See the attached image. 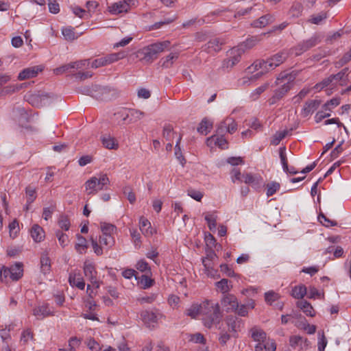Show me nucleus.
Wrapping results in <instances>:
<instances>
[{
	"label": "nucleus",
	"mask_w": 351,
	"mask_h": 351,
	"mask_svg": "<svg viewBox=\"0 0 351 351\" xmlns=\"http://www.w3.org/2000/svg\"><path fill=\"white\" fill-rule=\"evenodd\" d=\"M62 33L66 40H73L75 39V32L72 27H66L62 29Z\"/></svg>",
	"instance_id": "obj_59"
},
{
	"label": "nucleus",
	"mask_w": 351,
	"mask_h": 351,
	"mask_svg": "<svg viewBox=\"0 0 351 351\" xmlns=\"http://www.w3.org/2000/svg\"><path fill=\"white\" fill-rule=\"evenodd\" d=\"M296 306L300 308L306 316L314 317L315 311L313 306L306 300H301L296 302Z\"/></svg>",
	"instance_id": "obj_20"
},
{
	"label": "nucleus",
	"mask_w": 351,
	"mask_h": 351,
	"mask_svg": "<svg viewBox=\"0 0 351 351\" xmlns=\"http://www.w3.org/2000/svg\"><path fill=\"white\" fill-rule=\"evenodd\" d=\"M245 49L241 47H236L231 49L228 52V57L223 62V67L230 69L237 64L241 60V56L244 53Z\"/></svg>",
	"instance_id": "obj_6"
},
{
	"label": "nucleus",
	"mask_w": 351,
	"mask_h": 351,
	"mask_svg": "<svg viewBox=\"0 0 351 351\" xmlns=\"http://www.w3.org/2000/svg\"><path fill=\"white\" fill-rule=\"evenodd\" d=\"M23 265L16 263L10 267H3V276L5 278L9 277L13 280H18L23 276Z\"/></svg>",
	"instance_id": "obj_9"
},
{
	"label": "nucleus",
	"mask_w": 351,
	"mask_h": 351,
	"mask_svg": "<svg viewBox=\"0 0 351 351\" xmlns=\"http://www.w3.org/2000/svg\"><path fill=\"white\" fill-rule=\"evenodd\" d=\"M130 232L135 246L139 247L141 243L140 233L136 229H130Z\"/></svg>",
	"instance_id": "obj_57"
},
{
	"label": "nucleus",
	"mask_w": 351,
	"mask_h": 351,
	"mask_svg": "<svg viewBox=\"0 0 351 351\" xmlns=\"http://www.w3.org/2000/svg\"><path fill=\"white\" fill-rule=\"evenodd\" d=\"M84 272L93 285L95 286L96 288H99V284L97 280V271L94 265L89 261H85L84 264Z\"/></svg>",
	"instance_id": "obj_12"
},
{
	"label": "nucleus",
	"mask_w": 351,
	"mask_h": 351,
	"mask_svg": "<svg viewBox=\"0 0 351 351\" xmlns=\"http://www.w3.org/2000/svg\"><path fill=\"white\" fill-rule=\"evenodd\" d=\"M77 242L75 245V249L80 254H84L88 248V244L86 239L82 235L77 234Z\"/></svg>",
	"instance_id": "obj_32"
},
{
	"label": "nucleus",
	"mask_w": 351,
	"mask_h": 351,
	"mask_svg": "<svg viewBox=\"0 0 351 351\" xmlns=\"http://www.w3.org/2000/svg\"><path fill=\"white\" fill-rule=\"evenodd\" d=\"M189 341L195 343H202L203 345L206 343V339L204 335L199 332L191 335Z\"/></svg>",
	"instance_id": "obj_55"
},
{
	"label": "nucleus",
	"mask_w": 351,
	"mask_h": 351,
	"mask_svg": "<svg viewBox=\"0 0 351 351\" xmlns=\"http://www.w3.org/2000/svg\"><path fill=\"white\" fill-rule=\"evenodd\" d=\"M279 298L278 294L274 291H268L265 293V302L271 305L274 302Z\"/></svg>",
	"instance_id": "obj_56"
},
{
	"label": "nucleus",
	"mask_w": 351,
	"mask_h": 351,
	"mask_svg": "<svg viewBox=\"0 0 351 351\" xmlns=\"http://www.w3.org/2000/svg\"><path fill=\"white\" fill-rule=\"evenodd\" d=\"M145 113L136 109H130L128 111V113L123 118V121H126L129 119V123H135L143 117H145Z\"/></svg>",
	"instance_id": "obj_22"
},
{
	"label": "nucleus",
	"mask_w": 351,
	"mask_h": 351,
	"mask_svg": "<svg viewBox=\"0 0 351 351\" xmlns=\"http://www.w3.org/2000/svg\"><path fill=\"white\" fill-rule=\"evenodd\" d=\"M181 139H182V136L180 135L177 140L176 146H175V155H176V158L179 160L180 163L183 165L184 163L185 162V159L182 154L181 148L180 146Z\"/></svg>",
	"instance_id": "obj_43"
},
{
	"label": "nucleus",
	"mask_w": 351,
	"mask_h": 351,
	"mask_svg": "<svg viewBox=\"0 0 351 351\" xmlns=\"http://www.w3.org/2000/svg\"><path fill=\"white\" fill-rule=\"evenodd\" d=\"M140 230L141 232L147 237H149L154 233V230L152 228L150 222L144 217H141L140 221Z\"/></svg>",
	"instance_id": "obj_24"
},
{
	"label": "nucleus",
	"mask_w": 351,
	"mask_h": 351,
	"mask_svg": "<svg viewBox=\"0 0 351 351\" xmlns=\"http://www.w3.org/2000/svg\"><path fill=\"white\" fill-rule=\"evenodd\" d=\"M228 117H226L225 119H223L222 121H221L216 130V133L217 134H224L226 132H227V129L228 128Z\"/></svg>",
	"instance_id": "obj_60"
},
{
	"label": "nucleus",
	"mask_w": 351,
	"mask_h": 351,
	"mask_svg": "<svg viewBox=\"0 0 351 351\" xmlns=\"http://www.w3.org/2000/svg\"><path fill=\"white\" fill-rule=\"evenodd\" d=\"M351 60V52L349 51L339 60L335 62V66L340 68Z\"/></svg>",
	"instance_id": "obj_62"
},
{
	"label": "nucleus",
	"mask_w": 351,
	"mask_h": 351,
	"mask_svg": "<svg viewBox=\"0 0 351 351\" xmlns=\"http://www.w3.org/2000/svg\"><path fill=\"white\" fill-rule=\"evenodd\" d=\"M10 236L15 238L19 231V226L18 221L14 219L9 224Z\"/></svg>",
	"instance_id": "obj_49"
},
{
	"label": "nucleus",
	"mask_w": 351,
	"mask_h": 351,
	"mask_svg": "<svg viewBox=\"0 0 351 351\" xmlns=\"http://www.w3.org/2000/svg\"><path fill=\"white\" fill-rule=\"evenodd\" d=\"M285 137V130L277 132L271 138V144L278 145L280 142Z\"/></svg>",
	"instance_id": "obj_50"
},
{
	"label": "nucleus",
	"mask_w": 351,
	"mask_h": 351,
	"mask_svg": "<svg viewBox=\"0 0 351 351\" xmlns=\"http://www.w3.org/2000/svg\"><path fill=\"white\" fill-rule=\"evenodd\" d=\"M179 53L178 52L171 53L160 60L161 66L164 68H170L174 61L178 59Z\"/></svg>",
	"instance_id": "obj_29"
},
{
	"label": "nucleus",
	"mask_w": 351,
	"mask_h": 351,
	"mask_svg": "<svg viewBox=\"0 0 351 351\" xmlns=\"http://www.w3.org/2000/svg\"><path fill=\"white\" fill-rule=\"evenodd\" d=\"M213 128V122L206 117L204 118L197 128V132L202 134L207 135Z\"/></svg>",
	"instance_id": "obj_30"
},
{
	"label": "nucleus",
	"mask_w": 351,
	"mask_h": 351,
	"mask_svg": "<svg viewBox=\"0 0 351 351\" xmlns=\"http://www.w3.org/2000/svg\"><path fill=\"white\" fill-rule=\"evenodd\" d=\"M32 314L38 319H43L45 317L54 315V311L48 303H43L36 306L32 309Z\"/></svg>",
	"instance_id": "obj_8"
},
{
	"label": "nucleus",
	"mask_w": 351,
	"mask_h": 351,
	"mask_svg": "<svg viewBox=\"0 0 351 351\" xmlns=\"http://www.w3.org/2000/svg\"><path fill=\"white\" fill-rule=\"evenodd\" d=\"M202 303L194 304L186 311V315L191 318H196L198 315H202Z\"/></svg>",
	"instance_id": "obj_35"
},
{
	"label": "nucleus",
	"mask_w": 351,
	"mask_h": 351,
	"mask_svg": "<svg viewBox=\"0 0 351 351\" xmlns=\"http://www.w3.org/2000/svg\"><path fill=\"white\" fill-rule=\"evenodd\" d=\"M308 297L311 299H322L324 298V291L318 290L315 287H310L308 289Z\"/></svg>",
	"instance_id": "obj_41"
},
{
	"label": "nucleus",
	"mask_w": 351,
	"mask_h": 351,
	"mask_svg": "<svg viewBox=\"0 0 351 351\" xmlns=\"http://www.w3.org/2000/svg\"><path fill=\"white\" fill-rule=\"evenodd\" d=\"M340 104V98L339 97H334L331 99L330 101L326 102L323 106L322 109L326 111H331L332 108L337 106Z\"/></svg>",
	"instance_id": "obj_44"
},
{
	"label": "nucleus",
	"mask_w": 351,
	"mask_h": 351,
	"mask_svg": "<svg viewBox=\"0 0 351 351\" xmlns=\"http://www.w3.org/2000/svg\"><path fill=\"white\" fill-rule=\"evenodd\" d=\"M268 88V84H265L263 85H261V86L256 88L255 90H254L251 94H250V99L253 101H255L258 99L261 94H262L263 92H265Z\"/></svg>",
	"instance_id": "obj_42"
},
{
	"label": "nucleus",
	"mask_w": 351,
	"mask_h": 351,
	"mask_svg": "<svg viewBox=\"0 0 351 351\" xmlns=\"http://www.w3.org/2000/svg\"><path fill=\"white\" fill-rule=\"evenodd\" d=\"M31 236L35 242H40L45 237V232L42 227L35 224L31 229Z\"/></svg>",
	"instance_id": "obj_26"
},
{
	"label": "nucleus",
	"mask_w": 351,
	"mask_h": 351,
	"mask_svg": "<svg viewBox=\"0 0 351 351\" xmlns=\"http://www.w3.org/2000/svg\"><path fill=\"white\" fill-rule=\"evenodd\" d=\"M291 295L296 299H302L306 294V287L303 285L295 286L291 291Z\"/></svg>",
	"instance_id": "obj_34"
},
{
	"label": "nucleus",
	"mask_w": 351,
	"mask_h": 351,
	"mask_svg": "<svg viewBox=\"0 0 351 351\" xmlns=\"http://www.w3.org/2000/svg\"><path fill=\"white\" fill-rule=\"evenodd\" d=\"M139 283L142 288L148 289L154 284V280L145 275H143L140 279Z\"/></svg>",
	"instance_id": "obj_52"
},
{
	"label": "nucleus",
	"mask_w": 351,
	"mask_h": 351,
	"mask_svg": "<svg viewBox=\"0 0 351 351\" xmlns=\"http://www.w3.org/2000/svg\"><path fill=\"white\" fill-rule=\"evenodd\" d=\"M56 235L59 241L60 244L62 247H64L67 245L69 241V237L66 234H64L62 232L58 230L56 233Z\"/></svg>",
	"instance_id": "obj_64"
},
{
	"label": "nucleus",
	"mask_w": 351,
	"mask_h": 351,
	"mask_svg": "<svg viewBox=\"0 0 351 351\" xmlns=\"http://www.w3.org/2000/svg\"><path fill=\"white\" fill-rule=\"evenodd\" d=\"M290 346L293 348H299L302 350L308 346V341L307 339L303 338L302 337L295 335L291 336L289 338Z\"/></svg>",
	"instance_id": "obj_21"
},
{
	"label": "nucleus",
	"mask_w": 351,
	"mask_h": 351,
	"mask_svg": "<svg viewBox=\"0 0 351 351\" xmlns=\"http://www.w3.org/2000/svg\"><path fill=\"white\" fill-rule=\"evenodd\" d=\"M43 70V66L41 65L25 68L23 69L21 71H20V73H19L18 80L23 81L35 77Z\"/></svg>",
	"instance_id": "obj_11"
},
{
	"label": "nucleus",
	"mask_w": 351,
	"mask_h": 351,
	"mask_svg": "<svg viewBox=\"0 0 351 351\" xmlns=\"http://www.w3.org/2000/svg\"><path fill=\"white\" fill-rule=\"evenodd\" d=\"M319 43H320V39L318 36L315 35V36H312L309 39L303 41L302 43L299 44L297 46L295 49L298 50V51L295 52V55H297V56L300 55L303 52L315 47Z\"/></svg>",
	"instance_id": "obj_13"
},
{
	"label": "nucleus",
	"mask_w": 351,
	"mask_h": 351,
	"mask_svg": "<svg viewBox=\"0 0 351 351\" xmlns=\"http://www.w3.org/2000/svg\"><path fill=\"white\" fill-rule=\"evenodd\" d=\"M156 296H157L156 294L152 293V294H150L149 295H145V296H142V297L138 298L137 301L141 304H145V303L152 304V302H154L156 300Z\"/></svg>",
	"instance_id": "obj_51"
},
{
	"label": "nucleus",
	"mask_w": 351,
	"mask_h": 351,
	"mask_svg": "<svg viewBox=\"0 0 351 351\" xmlns=\"http://www.w3.org/2000/svg\"><path fill=\"white\" fill-rule=\"evenodd\" d=\"M114 238L110 235L103 234L99 238V243L106 246H112L114 244Z\"/></svg>",
	"instance_id": "obj_63"
},
{
	"label": "nucleus",
	"mask_w": 351,
	"mask_h": 351,
	"mask_svg": "<svg viewBox=\"0 0 351 351\" xmlns=\"http://www.w3.org/2000/svg\"><path fill=\"white\" fill-rule=\"evenodd\" d=\"M170 46L169 40L158 42L148 45L143 48L141 53L143 55L142 60L146 62H152L158 58L159 53L168 49Z\"/></svg>",
	"instance_id": "obj_4"
},
{
	"label": "nucleus",
	"mask_w": 351,
	"mask_h": 351,
	"mask_svg": "<svg viewBox=\"0 0 351 351\" xmlns=\"http://www.w3.org/2000/svg\"><path fill=\"white\" fill-rule=\"evenodd\" d=\"M215 286L224 295L227 294L232 288V286L229 285V280L226 278H223L215 282Z\"/></svg>",
	"instance_id": "obj_36"
},
{
	"label": "nucleus",
	"mask_w": 351,
	"mask_h": 351,
	"mask_svg": "<svg viewBox=\"0 0 351 351\" xmlns=\"http://www.w3.org/2000/svg\"><path fill=\"white\" fill-rule=\"evenodd\" d=\"M163 137L168 141H171L173 138L174 132L173 128L170 125H166L163 128Z\"/></svg>",
	"instance_id": "obj_48"
},
{
	"label": "nucleus",
	"mask_w": 351,
	"mask_h": 351,
	"mask_svg": "<svg viewBox=\"0 0 351 351\" xmlns=\"http://www.w3.org/2000/svg\"><path fill=\"white\" fill-rule=\"evenodd\" d=\"M123 193L127 197L130 203L134 204L136 202L135 194L132 192L129 186H126L123 188Z\"/></svg>",
	"instance_id": "obj_54"
},
{
	"label": "nucleus",
	"mask_w": 351,
	"mask_h": 351,
	"mask_svg": "<svg viewBox=\"0 0 351 351\" xmlns=\"http://www.w3.org/2000/svg\"><path fill=\"white\" fill-rule=\"evenodd\" d=\"M252 339L257 343L263 342L267 338L266 332L258 326H254L250 329Z\"/></svg>",
	"instance_id": "obj_23"
},
{
	"label": "nucleus",
	"mask_w": 351,
	"mask_h": 351,
	"mask_svg": "<svg viewBox=\"0 0 351 351\" xmlns=\"http://www.w3.org/2000/svg\"><path fill=\"white\" fill-rule=\"evenodd\" d=\"M22 88V85L10 84L3 87L0 90L1 95H9L19 91Z\"/></svg>",
	"instance_id": "obj_39"
},
{
	"label": "nucleus",
	"mask_w": 351,
	"mask_h": 351,
	"mask_svg": "<svg viewBox=\"0 0 351 351\" xmlns=\"http://www.w3.org/2000/svg\"><path fill=\"white\" fill-rule=\"evenodd\" d=\"M204 219L208 223V228L210 231H215L217 228V216L215 212L206 213Z\"/></svg>",
	"instance_id": "obj_28"
},
{
	"label": "nucleus",
	"mask_w": 351,
	"mask_h": 351,
	"mask_svg": "<svg viewBox=\"0 0 351 351\" xmlns=\"http://www.w3.org/2000/svg\"><path fill=\"white\" fill-rule=\"evenodd\" d=\"M273 16L270 14H265L264 16H261L258 19L254 21L252 25L254 27L261 28L265 27L270 23L273 22Z\"/></svg>",
	"instance_id": "obj_27"
},
{
	"label": "nucleus",
	"mask_w": 351,
	"mask_h": 351,
	"mask_svg": "<svg viewBox=\"0 0 351 351\" xmlns=\"http://www.w3.org/2000/svg\"><path fill=\"white\" fill-rule=\"evenodd\" d=\"M226 324L230 332L237 333L243 326V321L234 315H229L226 319Z\"/></svg>",
	"instance_id": "obj_15"
},
{
	"label": "nucleus",
	"mask_w": 351,
	"mask_h": 351,
	"mask_svg": "<svg viewBox=\"0 0 351 351\" xmlns=\"http://www.w3.org/2000/svg\"><path fill=\"white\" fill-rule=\"evenodd\" d=\"M221 304L226 308V311L234 312L239 307V302L237 298L233 294L227 293L223 295L221 300Z\"/></svg>",
	"instance_id": "obj_10"
},
{
	"label": "nucleus",
	"mask_w": 351,
	"mask_h": 351,
	"mask_svg": "<svg viewBox=\"0 0 351 351\" xmlns=\"http://www.w3.org/2000/svg\"><path fill=\"white\" fill-rule=\"evenodd\" d=\"M202 322L205 327L211 328L218 325L222 318V313L219 304L211 300H206L202 302Z\"/></svg>",
	"instance_id": "obj_2"
},
{
	"label": "nucleus",
	"mask_w": 351,
	"mask_h": 351,
	"mask_svg": "<svg viewBox=\"0 0 351 351\" xmlns=\"http://www.w3.org/2000/svg\"><path fill=\"white\" fill-rule=\"evenodd\" d=\"M101 230L103 234L112 236V234L117 230V228L115 226L111 223H101Z\"/></svg>",
	"instance_id": "obj_40"
},
{
	"label": "nucleus",
	"mask_w": 351,
	"mask_h": 351,
	"mask_svg": "<svg viewBox=\"0 0 351 351\" xmlns=\"http://www.w3.org/2000/svg\"><path fill=\"white\" fill-rule=\"evenodd\" d=\"M125 53L124 52H118L107 55L104 57L106 65L117 62L124 58Z\"/></svg>",
	"instance_id": "obj_37"
},
{
	"label": "nucleus",
	"mask_w": 351,
	"mask_h": 351,
	"mask_svg": "<svg viewBox=\"0 0 351 351\" xmlns=\"http://www.w3.org/2000/svg\"><path fill=\"white\" fill-rule=\"evenodd\" d=\"M276 88L274 90L273 96L269 99L270 105L276 104L283 98L285 95V72H281L275 81Z\"/></svg>",
	"instance_id": "obj_5"
},
{
	"label": "nucleus",
	"mask_w": 351,
	"mask_h": 351,
	"mask_svg": "<svg viewBox=\"0 0 351 351\" xmlns=\"http://www.w3.org/2000/svg\"><path fill=\"white\" fill-rule=\"evenodd\" d=\"M348 70V68H345L343 70H341L340 72H339L338 73H337L335 75H331L330 76L333 81V83L336 84L338 82L342 81L343 80V78L345 77V76L346 75Z\"/></svg>",
	"instance_id": "obj_58"
},
{
	"label": "nucleus",
	"mask_w": 351,
	"mask_h": 351,
	"mask_svg": "<svg viewBox=\"0 0 351 351\" xmlns=\"http://www.w3.org/2000/svg\"><path fill=\"white\" fill-rule=\"evenodd\" d=\"M101 141L104 147L108 149H117L119 147L117 141L110 134H104L101 135Z\"/></svg>",
	"instance_id": "obj_19"
},
{
	"label": "nucleus",
	"mask_w": 351,
	"mask_h": 351,
	"mask_svg": "<svg viewBox=\"0 0 351 351\" xmlns=\"http://www.w3.org/2000/svg\"><path fill=\"white\" fill-rule=\"evenodd\" d=\"M261 40V38L259 36H251L247 38L245 41L238 45V47H241L243 49H245V51L247 49H250L256 45Z\"/></svg>",
	"instance_id": "obj_31"
},
{
	"label": "nucleus",
	"mask_w": 351,
	"mask_h": 351,
	"mask_svg": "<svg viewBox=\"0 0 351 351\" xmlns=\"http://www.w3.org/2000/svg\"><path fill=\"white\" fill-rule=\"evenodd\" d=\"M108 10L110 14L117 15L122 12H127L129 10V5L120 1L108 5Z\"/></svg>",
	"instance_id": "obj_17"
},
{
	"label": "nucleus",
	"mask_w": 351,
	"mask_h": 351,
	"mask_svg": "<svg viewBox=\"0 0 351 351\" xmlns=\"http://www.w3.org/2000/svg\"><path fill=\"white\" fill-rule=\"evenodd\" d=\"M285 60V53L283 51H280L267 60H257L254 61L252 65L247 67V70L250 73L260 71L254 75V77L257 79L261 77L263 74L271 70H274L277 66H280Z\"/></svg>",
	"instance_id": "obj_1"
},
{
	"label": "nucleus",
	"mask_w": 351,
	"mask_h": 351,
	"mask_svg": "<svg viewBox=\"0 0 351 351\" xmlns=\"http://www.w3.org/2000/svg\"><path fill=\"white\" fill-rule=\"evenodd\" d=\"M25 194L27 203L28 204H32L37 197L36 188L30 185L27 186L25 188Z\"/></svg>",
	"instance_id": "obj_38"
},
{
	"label": "nucleus",
	"mask_w": 351,
	"mask_h": 351,
	"mask_svg": "<svg viewBox=\"0 0 351 351\" xmlns=\"http://www.w3.org/2000/svg\"><path fill=\"white\" fill-rule=\"evenodd\" d=\"M222 44L219 38H214L208 41L202 48L207 53H216L221 50Z\"/></svg>",
	"instance_id": "obj_18"
},
{
	"label": "nucleus",
	"mask_w": 351,
	"mask_h": 351,
	"mask_svg": "<svg viewBox=\"0 0 351 351\" xmlns=\"http://www.w3.org/2000/svg\"><path fill=\"white\" fill-rule=\"evenodd\" d=\"M321 101L317 99H313L308 101L305 103L303 111L305 116L308 115L311 113H313L315 110H316L319 106Z\"/></svg>",
	"instance_id": "obj_25"
},
{
	"label": "nucleus",
	"mask_w": 351,
	"mask_h": 351,
	"mask_svg": "<svg viewBox=\"0 0 351 351\" xmlns=\"http://www.w3.org/2000/svg\"><path fill=\"white\" fill-rule=\"evenodd\" d=\"M72 66H73V69H80L82 68H87L90 66V60H82L75 62H71Z\"/></svg>",
	"instance_id": "obj_61"
},
{
	"label": "nucleus",
	"mask_w": 351,
	"mask_h": 351,
	"mask_svg": "<svg viewBox=\"0 0 351 351\" xmlns=\"http://www.w3.org/2000/svg\"><path fill=\"white\" fill-rule=\"evenodd\" d=\"M162 314L159 312H154L149 311H143L141 313V317L146 325L149 328H154L155 324L158 323V320L162 317Z\"/></svg>",
	"instance_id": "obj_7"
},
{
	"label": "nucleus",
	"mask_w": 351,
	"mask_h": 351,
	"mask_svg": "<svg viewBox=\"0 0 351 351\" xmlns=\"http://www.w3.org/2000/svg\"><path fill=\"white\" fill-rule=\"evenodd\" d=\"M58 223L60 228L65 231L69 230L71 226L68 217L65 215L60 216Z\"/></svg>",
	"instance_id": "obj_45"
},
{
	"label": "nucleus",
	"mask_w": 351,
	"mask_h": 351,
	"mask_svg": "<svg viewBox=\"0 0 351 351\" xmlns=\"http://www.w3.org/2000/svg\"><path fill=\"white\" fill-rule=\"evenodd\" d=\"M210 140L215 141V145H217L221 149H227L228 148V141L223 137V134H216L212 136L211 137L207 139V141H210Z\"/></svg>",
	"instance_id": "obj_33"
},
{
	"label": "nucleus",
	"mask_w": 351,
	"mask_h": 351,
	"mask_svg": "<svg viewBox=\"0 0 351 351\" xmlns=\"http://www.w3.org/2000/svg\"><path fill=\"white\" fill-rule=\"evenodd\" d=\"M280 189V184L273 182L268 183L266 186V195L267 197L273 195Z\"/></svg>",
	"instance_id": "obj_46"
},
{
	"label": "nucleus",
	"mask_w": 351,
	"mask_h": 351,
	"mask_svg": "<svg viewBox=\"0 0 351 351\" xmlns=\"http://www.w3.org/2000/svg\"><path fill=\"white\" fill-rule=\"evenodd\" d=\"M71 69H73V66H72L71 62H70L54 69L53 73L59 75L66 72L71 71Z\"/></svg>",
	"instance_id": "obj_47"
},
{
	"label": "nucleus",
	"mask_w": 351,
	"mask_h": 351,
	"mask_svg": "<svg viewBox=\"0 0 351 351\" xmlns=\"http://www.w3.org/2000/svg\"><path fill=\"white\" fill-rule=\"evenodd\" d=\"M110 179L106 173H99L91 177L84 183L85 190L88 195H96L100 191L108 190Z\"/></svg>",
	"instance_id": "obj_3"
},
{
	"label": "nucleus",
	"mask_w": 351,
	"mask_h": 351,
	"mask_svg": "<svg viewBox=\"0 0 351 351\" xmlns=\"http://www.w3.org/2000/svg\"><path fill=\"white\" fill-rule=\"evenodd\" d=\"M327 339L324 335V332L322 333L319 332L317 348L318 351H324L325 348L327 345Z\"/></svg>",
	"instance_id": "obj_53"
},
{
	"label": "nucleus",
	"mask_w": 351,
	"mask_h": 351,
	"mask_svg": "<svg viewBox=\"0 0 351 351\" xmlns=\"http://www.w3.org/2000/svg\"><path fill=\"white\" fill-rule=\"evenodd\" d=\"M255 351H276V344L273 339L267 338L266 340L256 343L254 347Z\"/></svg>",
	"instance_id": "obj_16"
},
{
	"label": "nucleus",
	"mask_w": 351,
	"mask_h": 351,
	"mask_svg": "<svg viewBox=\"0 0 351 351\" xmlns=\"http://www.w3.org/2000/svg\"><path fill=\"white\" fill-rule=\"evenodd\" d=\"M69 282L71 287H76L80 290H84L85 282L80 271H72L69 276Z\"/></svg>",
	"instance_id": "obj_14"
}]
</instances>
